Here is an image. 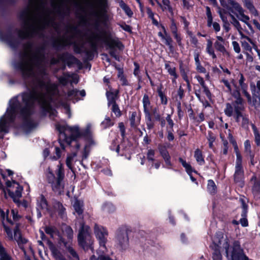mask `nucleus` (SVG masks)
<instances>
[{
    "label": "nucleus",
    "mask_w": 260,
    "mask_h": 260,
    "mask_svg": "<svg viewBox=\"0 0 260 260\" xmlns=\"http://www.w3.org/2000/svg\"><path fill=\"white\" fill-rule=\"evenodd\" d=\"M44 64V57L40 53L34 52L31 45L28 44L25 49L21 60L14 66L21 72L24 78L31 77L34 79V87L31 91L21 95L22 105L21 109L17 97L10 100L9 107L0 119V133L8 132V125L13 121L19 110L21 116L27 119L32 112L36 104L46 112L55 114V110L51 107L50 101L51 96L56 91L57 86L48 81Z\"/></svg>",
    "instance_id": "f257e3e1"
},
{
    "label": "nucleus",
    "mask_w": 260,
    "mask_h": 260,
    "mask_svg": "<svg viewBox=\"0 0 260 260\" xmlns=\"http://www.w3.org/2000/svg\"><path fill=\"white\" fill-rule=\"evenodd\" d=\"M56 128L59 132V141L60 147L64 149L67 146H75L76 150L80 148L77 140L81 137L90 140L91 136V125L88 124L86 127L80 131L78 126H70L67 125H56Z\"/></svg>",
    "instance_id": "f03ea898"
},
{
    "label": "nucleus",
    "mask_w": 260,
    "mask_h": 260,
    "mask_svg": "<svg viewBox=\"0 0 260 260\" xmlns=\"http://www.w3.org/2000/svg\"><path fill=\"white\" fill-rule=\"evenodd\" d=\"M48 19V14L40 8H37L33 12H28L24 28L19 32V36L26 38L32 36L37 31L45 27Z\"/></svg>",
    "instance_id": "7ed1b4c3"
},
{
    "label": "nucleus",
    "mask_w": 260,
    "mask_h": 260,
    "mask_svg": "<svg viewBox=\"0 0 260 260\" xmlns=\"http://www.w3.org/2000/svg\"><path fill=\"white\" fill-rule=\"evenodd\" d=\"M233 96L236 100L234 104L235 118L237 122L242 119L241 124L244 128H247L249 124V119L247 115L243 114L242 111L244 110L243 101L241 98L240 93L236 90L233 93Z\"/></svg>",
    "instance_id": "20e7f679"
},
{
    "label": "nucleus",
    "mask_w": 260,
    "mask_h": 260,
    "mask_svg": "<svg viewBox=\"0 0 260 260\" xmlns=\"http://www.w3.org/2000/svg\"><path fill=\"white\" fill-rule=\"evenodd\" d=\"M78 242L80 246L85 250H93V239L91 235V231L88 225L82 224L78 236Z\"/></svg>",
    "instance_id": "39448f33"
},
{
    "label": "nucleus",
    "mask_w": 260,
    "mask_h": 260,
    "mask_svg": "<svg viewBox=\"0 0 260 260\" xmlns=\"http://www.w3.org/2000/svg\"><path fill=\"white\" fill-rule=\"evenodd\" d=\"M57 178H56L52 171L49 168L46 175L48 181L49 183L51 184L53 190L60 192L63 188L61 181L64 177L63 170L61 164H59L57 166Z\"/></svg>",
    "instance_id": "423d86ee"
},
{
    "label": "nucleus",
    "mask_w": 260,
    "mask_h": 260,
    "mask_svg": "<svg viewBox=\"0 0 260 260\" xmlns=\"http://www.w3.org/2000/svg\"><path fill=\"white\" fill-rule=\"evenodd\" d=\"M73 238V231L72 229L66 226L63 231V235L60 238V241L63 244L68 252L75 258V260H79V256L72 247V240Z\"/></svg>",
    "instance_id": "0eeeda50"
},
{
    "label": "nucleus",
    "mask_w": 260,
    "mask_h": 260,
    "mask_svg": "<svg viewBox=\"0 0 260 260\" xmlns=\"http://www.w3.org/2000/svg\"><path fill=\"white\" fill-rule=\"evenodd\" d=\"M229 140L234 147L237 157L234 175L235 180L236 182H239L242 180L243 176V170L242 167V156L239 151L237 144L231 134L229 135Z\"/></svg>",
    "instance_id": "6e6552de"
},
{
    "label": "nucleus",
    "mask_w": 260,
    "mask_h": 260,
    "mask_svg": "<svg viewBox=\"0 0 260 260\" xmlns=\"http://www.w3.org/2000/svg\"><path fill=\"white\" fill-rule=\"evenodd\" d=\"M116 245L120 250L126 249L129 245L127 233L124 229H119L116 235Z\"/></svg>",
    "instance_id": "1a4fd4ad"
},
{
    "label": "nucleus",
    "mask_w": 260,
    "mask_h": 260,
    "mask_svg": "<svg viewBox=\"0 0 260 260\" xmlns=\"http://www.w3.org/2000/svg\"><path fill=\"white\" fill-rule=\"evenodd\" d=\"M6 184L9 187L8 189L9 196L13 199L14 202H16L17 199L21 197L22 187L15 181H8Z\"/></svg>",
    "instance_id": "9d476101"
},
{
    "label": "nucleus",
    "mask_w": 260,
    "mask_h": 260,
    "mask_svg": "<svg viewBox=\"0 0 260 260\" xmlns=\"http://www.w3.org/2000/svg\"><path fill=\"white\" fill-rule=\"evenodd\" d=\"M94 234L99 240L100 247L106 249V243L107 242V237L108 232L106 229L103 227L95 225L94 226Z\"/></svg>",
    "instance_id": "9b49d317"
},
{
    "label": "nucleus",
    "mask_w": 260,
    "mask_h": 260,
    "mask_svg": "<svg viewBox=\"0 0 260 260\" xmlns=\"http://www.w3.org/2000/svg\"><path fill=\"white\" fill-rule=\"evenodd\" d=\"M227 3L230 5L229 9L236 15L239 20L246 15L244 9L239 3L234 0H227Z\"/></svg>",
    "instance_id": "f8f14e48"
},
{
    "label": "nucleus",
    "mask_w": 260,
    "mask_h": 260,
    "mask_svg": "<svg viewBox=\"0 0 260 260\" xmlns=\"http://www.w3.org/2000/svg\"><path fill=\"white\" fill-rule=\"evenodd\" d=\"M79 96H85V91L84 90L78 91L76 89H73L68 92L67 98L70 100H72L75 103L80 100Z\"/></svg>",
    "instance_id": "ddd939ff"
},
{
    "label": "nucleus",
    "mask_w": 260,
    "mask_h": 260,
    "mask_svg": "<svg viewBox=\"0 0 260 260\" xmlns=\"http://www.w3.org/2000/svg\"><path fill=\"white\" fill-rule=\"evenodd\" d=\"M239 76H240V79L239 80V86H240L243 94L247 98L248 102L249 103H251V96H250V95L247 91V85L245 83H244L245 79L244 78V76H243V74H240Z\"/></svg>",
    "instance_id": "4468645a"
},
{
    "label": "nucleus",
    "mask_w": 260,
    "mask_h": 260,
    "mask_svg": "<svg viewBox=\"0 0 260 260\" xmlns=\"http://www.w3.org/2000/svg\"><path fill=\"white\" fill-rule=\"evenodd\" d=\"M216 39L217 40L214 44L215 48L223 54L226 53V50L224 46L225 44L224 39L220 36H217Z\"/></svg>",
    "instance_id": "2eb2a0df"
},
{
    "label": "nucleus",
    "mask_w": 260,
    "mask_h": 260,
    "mask_svg": "<svg viewBox=\"0 0 260 260\" xmlns=\"http://www.w3.org/2000/svg\"><path fill=\"white\" fill-rule=\"evenodd\" d=\"M77 156V153L76 152H72L70 154H68L66 159V165L69 169L73 170V165L74 162L76 161V157Z\"/></svg>",
    "instance_id": "dca6fc26"
},
{
    "label": "nucleus",
    "mask_w": 260,
    "mask_h": 260,
    "mask_svg": "<svg viewBox=\"0 0 260 260\" xmlns=\"http://www.w3.org/2000/svg\"><path fill=\"white\" fill-rule=\"evenodd\" d=\"M165 69L167 70L169 74L173 77L172 79L173 82L175 81L176 79L178 78L175 67L170 63L166 62L165 63Z\"/></svg>",
    "instance_id": "f3484780"
},
{
    "label": "nucleus",
    "mask_w": 260,
    "mask_h": 260,
    "mask_svg": "<svg viewBox=\"0 0 260 260\" xmlns=\"http://www.w3.org/2000/svg\"><path fill=\"white\" fill-rule=\"evenodd\" d=\"M129 120L131 126L136 128L140 124V117L137 114L136 112H134L132 113L129 118Z\"/></svg>",
    "instance_id": "a211bd4d"
},
{
    "label": "nucleus",
    "mask_w": 260,
    "mask_h": 260,
    "mask_svg": "<svg viewBox=\"0 0 260 260\" xmlns=\"http://www.w3.org/2000/svg\"><path fill=\"white\" fill-rule=\"evenodd\" d=\"M244 4L245 7L250 11V12L255 16L258 15V13L254 8L252 0H244Z\"/></svg>",
    "instance_id": "6ab92c4d"
},
{
    "label": "nucleus",
    "mask_w": 260,
    "mask_h": 260,
    "mask_svg": "<svg viewBox=\"0 0 260 260\" xmlns=\"http://www.w3.org/2000/svg\"><path fill=\"white\" fill-rule=\"evenodd\" d=\"M251 181L254 183L252 187V192L254 196H257L260 192V179H256L255 176H253L251 179Z\"/></svg>",
    "instance_id": "aec40b11"
},
{
    "label": "nucleus",
    "mask_w": 260,
    "mask_h": 260,
    "mask_svg": "<svg viewBox=\"0 0 260 260\" xmlns=\"http://www.w3.org/2000/svg\"><path fill=\"white\" fill-rule=\"evenodd\" d=\"M194 157L200 165H203L205 164V160L202 154V152L199 149H197L194 151Z\"/></svg>",
    "instance_id": "412c9836"
},
{
    "label": "nucleus",
    "mask_w": 260,
    "mask_h": 260,
    "mask_svg": "<svg viewBox=\"0 0 260 260\" xmlns=\"http://www.w3.org/2000/svg\"><path fill=\"white\" fill-rule=\"evenodd\" d=\"M213 43L211 40L208 39L207 41V46L206 50L208 54L212 57V58L215 59L216 56L214 53V50L213 48Z\"/></svg>",
    "instance_id": "4be33fe9"
},
{
    "label": "nucleus",
    "mask_w": 260,
    "mask_h": 260,
    "mask_svg": "<svg viewBox=\"0 0 260 260\" xmlns=\"http://www.w3.org/2000/svg\"><path fill=\"white\" fill-rule=\"evenodd\" d=\"M14 238L17 241L19 245H20V243H26L27 242V240L22 238V237H21L18 227H16V228L14 230ZM20 247H21V248H22L21 245H20Z\"/></svg>",
    "instance_id": "5701e85b"
},
{
    "label": "nucleus",
    "mask_w": 260,
    "mask_h": 260,
    "mask_svg": "<svg viewBox=\"0 0 260 260\" xmlns=\"http://www.w3.org/2000/svg\"><path fill=\"white\" fill-rule=\"evenodd\" d=\"M159 150L160 153L164 159L166 165L168 166H171V163L170 161V156L168 152L165 149L163 148H159Z\"/></svg>",
    "instance_id": "b1692460"
},
{
    "label": "nucleus",
    "mask_w": 260,
    "mask_h": 260,
    "mask_svg": "<svg viewBox=\"0 0 260 260\" xmlns=\"http://www.w3.org/2000/svg\"><path fill=\"white\" fill-rule=\"evenodd\" d=\"M143 104L145 113L146 114H149L150 102L148 96L146 94H145L143 98Z\"/></svg>",
    "instance_id": "393cba45"
},
{
    "label": "nucleus",
    "mask_w": 260,
    "mask_h": 260,
    "mask_svg": "<svg viewBox=\"0 0 260 260\" xmlns=\"http://www.w3.org/2000/svg\"><path fill=\"white\" fill-rule=\"evenodd\" d=\"M221 82H222L224 85L226 87V88H228V91H229L231 94L233 95V93L236 91L237 90L239 91V92H240V91H239V89L238 87H237V86L235 84V82L234 80H232V81H231V83H232V84L235 87V90H234V91H232V87H231V84H230V83L228 81V80H226V79H222L221 80Z\"/></svg>",
    "instance_id": "a878e982"
},
{
    "label": "nucleus",
    "mask_w": 260,
    "mask_h": 260,
    "mask_svg": "<svg viewBox=\"0 0 260 260\" xmlns=\"http://www.w3.org/2000/svg\"><path fill=\"white\" fill-rule=\"evenodd\" d=\"M5 222H8L11 224H12V222L9 219L7 215L6 216V218H5V220H3L4 228L5 231L6 232L8 237L10 239H13L12 232L11 231V230L10 229V228L6 225Z\"/></svg>",
    "instance_id": "bb28decb"
},
{
    "label": "nucleus",
    "mask_w": 260,
    "mask_h": 260,
    "mask_svg": "<svg viewBox=\"0 0 260 260\" xmlns=\"http://www.w3.org/2000/svg\"><path fill=\"white\" fill-rule=\"evenodd\" d=\"M73 207L76 212L79 214H81L83 212V202L75 200L73 204Z\"/></svg>",
    "instance_id": "cd10ccee"
},
{
    "label": "nucleus",
    "mask_w": 260,
    "mask_h": 260,
    "mask_svg": "<svg viewBox=\"0 0 260 260\" xmlns=\"http://www.w3.org/2000/svg\"><path fill=\"white\" fill-rule=\"evenodd\" d=\"M162 28L164 31V32L166 35V37L165 38L162 39L163 41H165V43L169 47L170 50H172L173 49V47L172 46V40L171 37L168 35L167 33L165 28L164 26H162Z\"/></svg>",
    "instance_id": "c85d7f7f"
},
{
    "label": "nucleus",
    "mask_w": 260,
    "mask_h": 260,
    "mask_svg": "<svg viewBox=\"0 0 260 260\" xmlns=\"http://www.w3.org/2000/svg\"><path fill=\"white\" fill-rule=\"evenodd\" d=\"M45 231L46 234L52 238H54V236L58 235V232L54 227L46 226L45 228Z\"/></svg>",
    "instance_id": "c756f323"
},
{
    "label": "nucleus",
    "mask_w": 260,
    "mask_h": 260,
    "mask_svg": "<svg viewBox=\"0 0 260 260\" xmlns=\"http://www.w3.org/2000/svg\"><path fill=\"white\" fill-rule=\"evenodd\" d=\"M235 102V101L233 103L234 106ZM224 111L226 115L229 117H231L233 115L234 112H235L234 107H233L230 104L228 103L226 104V107Z\"/></svg>",
    "instance_id": "7c9ffc66"
},
{
    "label": "nucleus",
    "mask_w": 260,
    "mask_h": 260,
    "mask_svg": "<svg viewBox=\"0 0 260 260\" xmlns=\"http://www.w3.org/2000/svg\"><path fill=\"white\" fill-rule=\"evenodd\" d=\"M244 145L245 151L246 153L248 155H249V156L250 157L251 159V162H252V159L253 158V154L251 152V145H250V141L248 140L245 141Z\"/></svg>",
    "instance_id": "2f4dec72"
},
{
    "label": "nucleus",
    "mask_w": 260,
    "mask_h": 260,
    "mask_svg": "<svg viewBox=\"0 0 260 260\" xmlns=\"http://www.w3.org/2000/svg\"><path fill=\"white\" fill-rule=\"evenodd\" d=\"M156 2L157 4L161 8L163 11L167 10L170 12H172V9L170 5V1L169 0H162V3L164 5L163 6H161V5L157 1H156Z\"/></svg>",
    "instance_id": "473e14b6"
},
{
    "label": "nucleus",
    "mask_w": 260,
    "mask_h": 260,
    "mask_svg": "<svg viewBox=\"0 0 260 260\" xmlns=\"http://www.w3.org/2000/svg\"><path fill=\"white\" fill-rule=\"evenodd\" d=\"M179 161L181 163L182 165L185 168L186 172L189 175H190V173H192V172H195L192 169L191 166L187 163L185 160H183L182 158H179Z\"/></svg>",
    "instance_id": "72a5a7b5"
},
{
    "label": "nucleus",
    "mask_w": 260,
    "mask_h": 260,
    "mask_svg": "<svg viewBox=\"0 0 260 260\" xmlns=\"http://www.w3.org/2000/svg\"><path fill=\"white\" fill-rule=\"evenodd\" d=\"M107 96L108 100L109 106L115 103V100L117 97V93L110 91L107 92Z\"/></svg>",
    "instance_id": "f704fd0d"
},
{
    "label": "nucleus",
    "mask_w": 260,
    "mask_h": 260,
    "mask_svg": "<svg viewBox=\"0 0 260 260\" xmlns=\"http://www.w3.org/2000/svg\"><path fill=\"white\" fill-rule=\"evenodd\" d=\"M232 18V23L237 28L239 34H242V27L238 20L232 14L230 15Z\"/></svg>",
    "instance_id": "c9c22d12"
},
{
    "label": "nucleus",
    "mask_w": 260,
    "mask_h": 260,
    "mask_svg": "<svg viewBox=\"0 0 260 260\" xmlns=\"http://www.w3.org/2000/svg\"><path fill=\"white\" fill-rule=\"evenodd\" d=\"M243 212L242 213L243 218H242L240 220V222L243 226L245 227V226H248L247 219L245 217L246 212H247V208H246V206L245 204H243Z\"/></svg>",
    "instance_id": "e433bc0d"
},
{
    "label": "nucleus",
    "mask_w": 260,
    "mask_h": 260,
    "mask_svg": "<svg viewBox=\"0 0 260 260\" xmlns=\"http://www.w3.org/2000/svg\"><path fill=\"white\" fill-rule=\"evenodd\" d=\"M206 15H207V26L208 27H211L212 25V22L213 21V17L212 16L211 10L209 7L207 6L206 7Z\"/></svg>",
    "instance_id": "4c0bfd02"
},
{
    "label": "nucleus",
    "mask_w": 260,
    "mask_h": 260,
    "mask_svg": "<svg viewBox=\"0 0 260 260\" xmlns=\"http://www.w3.org/2000/svg\"><path fill=\"white\" fill-rule=\"evenodd\" d=\"M207 188L208 191L211 193H214L216 191V185L214 182L212 180L208 181Z\"/></svg>",
    "instance_id": "58836bf2"
},
{
    "label": "nucleus",
    "mask_w": 260,
    "mask_h": 260,
    "mask_svg": "<svg viewBox=\"0 0 260 260\" xmlns=\"http://www.w3.org/2000/svg\"><path fill=\"white\" fill-rule=\"evenodd\" d=\"M0 260H10V256L7 254L4 248L0 243Z\"/></svg>",
    "instance_id": "ea45409f"
},
{
    "label": "nucleus",
    "mask_w": 260,
    "mask_h": 260,
    "mask_svg": "<svg viewBox=\"0 0 260 260\" xmlns=\"http://www.w3.org/2000/svg\"><path fill=\"white\" fill-rule=\"evenodd\" d=\"M72 78L69 74H64L62 76L60 77L59 79V82L62 85L66 84L68 81Z\"/></svg>",
    "instance_id": "a19ab883"
},
{
    "label": "nucleus",
    "mask_w": 260,
    "mask_h": 260,
    "mask_svg": "<svg viewBox=\"0 0 260 260\" xmlns=\"http://www.w3.org/2000/svg\"><path fill=\"white\" fill-rule=\"evenodd\" d=\"M38 205L41 208L44 210H47V204L44 197L41 196L40 201L38 202Z\"/></svg>",
    "instance_id": "79ce46f5"
},
{
    "label": "nucleus",
    "mask_w": 260,
    "mask_h": 260,
    "mask_svg": "<svg viewBox=\"0 0 260 260\" xmlns=\"http://www.w3.org/2000/svg\"><path fill=\"white\" fill-rule=\"evenodd\" d=\"M105 43L110 48L118 46V42L113 39H107L105 40Z\"/></svg>",
    "instance_id": "37998d69"
},
{
    "label": "nucleus",
    "mask_w": 260,
    "mask_h": 260,
    "mask_svg": "<svg viewBox=\"0 0 260 260\" xmlns=\"http://www.w3.org/2000/svg\"><path fill=\"white\" fill-rule=\"evenodd\" d=\"M113 123L111 121V119L109 118H106L102 122L101 125L104 128H108L113 125Z\"/></svg>",
    "instance_id": "c03bdc74"
},
{
    "label": "nucleus",
    "mask_w": 260,
    "mask_h": 260,
    "mask_svg": "<svg viewBox=\"0 0 260 260\" xmlns=\"http://www.w3.org/2000/svg\"><path fill=\"white\" fill-rule=\"evenodd\" d=\"M249 17L247 15L244 16L243 17L241 18L239 20L244 22L249 28L250 30H253L252 27L249 23Z\"/></svg>",
    "instance_id": "a18cd8bd"
},
{
    "label": "nucleus",
    "mask_w": 260,
    "mask_h": 260,
    "mask_svg": "<svg viewBox=\"0 0 260 260\" xmlns=\"http://www.w3.org/2000/svg\"><path fill=\"white\" fill-rule=\"evenodd\" d=\"M112 105V110L116 116H120L121 115V111L116 103H113Z\"/></svg>",
    "instance_id": "49530a36"
},
{
    "label": "nucleus",
    "mask_w": 260,
    "mask_h": 260,
    "mask_svg": "<svg viewBox=\"0 0 260 260\" xmlns=\"http://www.w3.org/2000/svg\"><path fill=\"white\" fill-rule=\"evenodd\" d=\"M158 95L160 98L161 103L162 104L166 105L168 102L167 97L164 94L162 91L159 89L158 90Z\"/></svg>",
    "instance_id": "de8ad7c7"
},
{
    "label": "nucleus",
    "mask_w": 260,
    "mask_h": 260,
    "mask_svg": "<svg viewBox=\"0 0 260 260\" xmlns=\"http://www.w3.org/2000/svg\"><path fill=\"white\" fill-rule=\"evenodd\" d=\"M207 139L209 142V145L210 148H212L213 146V142L215 140V137L210 133H209Z\"/></svg>",
    "instance_id": "09e8293b"
},
{
    "label": "nucleus",
    "mask_w": 260,
    "mask_h": 260,
    "mask_svg": "<svg viewBox=\"0 0 260 260\" xmlns=\"http://www.w3.org/2000/svg\"><path fill=\"white\" fill-rule=\"evenodd\" d=\"M121 7L128 16H131L133 15L131 10L125 4H121Z\"/></svg>",
    "instance_id": "8fccbe9b"
},
{
    "label": "nucleus",
    "mask_w": 260,
    "mask_h": 260,
    "mask_svg": "<svg viewBox=\"0 0 260 260\" xmlns=\"http://www.w3.org/2000/svg\"><path fill=\"white\" fill-rule=\"evenodd\" d=\"M147 115V121L146 125L147 128L149 129L152 128L154 126V123L151 120V118L150 117V114H146Z\"/></svg>",
    "instance_id": "3c124183"
},
{
    "label": "nucleus",
    "mask_w": 260,
    "mask_h": 260,
    "mask_svg": "<svg viewBox=\"0 0 260 260\" xmlns=\"http://www.w3.org/2000/svg\"><path fill=\"white\" fill-rule=\"evenodd\" d=\"M111 149L112 150H115L117 153H119V146L117 142H116L115 140L113 141L111 146Z\"/></svg>",
    "instance_id": "603ef678"
},
{
    "label": "nucleus",
    "mask_w": 260,
    "mask_h": 260,
    "mask_svg": "<svg viewBox=\"0 0 260 260\" xmlns=\"http://www.w3.org/2000/svg\"><path fill=\"white\" fill-rule=\"evenodd\" d=\"M241 39H246L248 42H249L252 45L253 48L255 49L256 47H257L255 44L253 42V41L248 37L245 36L242 33L241 34Z\"/></svg>",
    "instance_id": "864d4df0"
},
{
    "label": "nucleus",
    "mask_w": 260,
    "mask_h": 260,
    "mask_svg": "<svg viewBox=\"0 0 260 260\" xmlns=\"http://www.w3.org/2000/svg\"><path fill=\"white\" fill-rule=\"evenodd\" d=\"M147 14L148 15V16L152 19V20H153V22L154 24H157V22L156 21H155L154 19V14L152 12V11H151V10L149 8H147Z\"/></svg>",
    "instance_id": "5fc2aeb1"
},
{
    "label": "nucleus",
    "mask_w": 260,
    "mask_h": 260,
    "mask_svg": "<svg viewBox=\"0 0 260 260\" xmlns=\"http://www.w3.org/2000/svg\"><path fill=\"white\" fill-rule=\"evenodd\" d=\"M154 151L151 149L148 150L147 153V158L149 160L153 161L154 160Z\"/></svg>",
    "instance_id": "6e6d98bb"
},
{
    "label": "nucleus",
    "mask_w": 260,
    "mask_h": 260,
    "mask_svg": "<svg viewBox=\"0 0 260 260\" xmlns=\"http://www.w3.org/2000/svg\"><path fill=\"white\" fill-rule=\"evenodd\" d=\"M232 45H233L234 51L236 53H239L240 52L241 49H240V46H239L238 43L236 41H233L232 42Z\"/></svg>",
    "instance_id": "4d7b16f0"
},
{
    "label": "nucleus",
    "mask_w": 260,
    "mask_h": 260,
    "mask_svg": "<svg viewBox=\"0 0 260 260\" xmlns=\"http://www.w3.org/2000/svg\"><path fill=\"white\" fill-rule=\"evenodd\" d=\"M55 153L56 156H54L52 157V159L56 160L59 158L61 156V151L60 149L58 147H55Z\"/></svg>",
    "instance_id": "13d9d810"
},
{
    "label": "nucleus",
    "mask_w": 260,
    "mask_h": 260,
    "mask_svg": "<svg viewBox=\"0 0 260 260\" xmlns=\"http://www.w3.org/2000/svg\"><path fill=\"white\" fill-rule=\"evenodd\" d=\"M173 36L179 46H181V38L177 32L173 33Z\"/></svg>",
    "instance_id": "bf43d9fd"
},
{
    "label": "nucleus",
    "mask_w": 260,
    "mask_h": 260,
    "mask_svg": "<svg viewBox=\"0 0 260 260\" xmlns=\"http://www.w3.org/2000/svg\"><path fill=\"white\" fill-rule=\"evenodd\" d=\"M173 36L179 46H181V38L177 32L173 33Z\"/></svg>",
    "instance_id": "052dcab7"
},
{
    "label": "nucleus",
    "mask_w": 260,
    "mask_h": 260,
    "mask_svg": "<svg viewBox=\"0 0 260 260\" xmlns=\"http://www.w3.org/2000/svg\"><path fill=\"white\" fill-rule=\"evenodd\" d=\"M241 43H242V47L246 50H251V47H250V46L249 45V44L247 42H246V41H242L241 42Z\"/></svg>",
    "instance_id": "680f3d73"
},
{
    "label": "nucleus",
    "mask_w": 260,
    "mask_h": 260,
    "mask_svg": "<svg viewBox=\"0 0 260 260\" xmlns=\"http://www.w3.org/2000/svg\"><path fill=\"white\" fill-rule=\"evenodd\" d=\"M211 26H213V28L216 32H218L220 31V26L217 22H212Z\"/></svg>",
    "instance_id": "e2e57ef3"
},
{
    "label": "nucleus",
    "mask_w": 260,
    "mask_h": 260,
    "mask_svg": "<svg viewBox=\"0 0 260 260\" xmlns=\"http://www.w3.org/2000/svg\"><path fill=\"white\" fill-rule=\"evenodd\" d=\"M166 120L167 121L170 126L172 128L174 126V122L171 118V115L168 114L166 117Z\"/></svg>",
    "instance_id": "0e129e2a"
},
{
    "label": "nucleus",
    "mask_w": 260,
    "mask_h": 260,
    "mask_svg": "<svg viewBox=\"0 0 260 260\" xmlns=\"http://www.w3.org/2000/svg\"><path fill=\"white\" fill-rule=\"evenodd\" d=\"M170 28L172 34L177 32V28L174 21H172Z\"/></svg>",
    "instance_id": "69168bd1"
},
{
    "label": "nucleus",
    "mask_w": 260,
    "mask_h": 260,
    "mask_svg": "<svg viewBox=\"0 0 260 260\" xmlns=\"http://www.w3.org/2000/svg\"><path fill=\"white\" fill-rule=\"evenodd\" d=\"M11 213L13 216V218L14 220H16L19 219L20 217L19 215L18 214V212L17 211L14 210V209L11 210Z\"/></svg>",
    "instance_id": "338daca9"
},
{
    "label": "nucleus",
    "mask_w": 260,
    "mask_h": 260,
    "mask_svg": "<svg viewBox=\"0 0 260 260\" xmlns=\"http://www.w3.org/2000/svg\"><path fill=\"white\" fill-rule=\"evenodd\" d=\"M183 2V6L184 8L188 9L192 7L193 5L190 4L188 1L186 0H182Z\"/></svg>",
    "instance_id": "774afa93"
}]
</instances>
